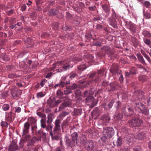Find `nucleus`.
I'll return each mask as SVG.
<instances>
[{
  "mask_svg": "<svg viewBox=\"0 0 151 151\" xmlns=\"http://www.w3.org/2000/svg\"><path fill=\"white\" fill-rule=\"evenodd\" d=\"M57 66H58V67L60 66V70L62 71L66 70L70 68V65L68 63L62 61L57 62L53 64V69L55 68Z\"/></svg>",
  "mask_w": 151,
  "mask_h": 151,
  "instance_id": "f257e3e1",
  "label": "nucleus"
},
{
  "mask_svg": "<svg viewBox=\"0 0 151 151\" xmlns=\"http://www.w3.org/2000/svg\"><path fill=\"white\" fill-rule=\"evenodd\" d=\"M62 102V101L60 99L56 100L55 97L53 98L50 97L47 100V103L50 107L52 108L58 106Z\"/></svg>",
  "mask_w": 151,
  "mask_h": 151,
  "instance_id": "f03ea898",
  "label": "nucleus"
},
{
  "mask_svg": "<svg viewBox=\"0 0 151 151\" xmlns=\"http://www.w3.org/2000/svg\"><path fill=\"white\" fill-rule=\"evenodd\" d=\"M114 130L111 127H107L104 129L103 135L109 138H111L114 135Z\"/></svg>",
  "mask_w": 151,
  "mask_h": 151,
  "instance_id": "7ed1b4c3",
  "label": "nucleus"
},
{
  "mask_svg": "<svg viewBox=\"0 0 151 151\" xmlns=\"http://www.w3.org/2000/svg\"><path fill=\"white\" fill-rule=\"evenodd\" d=\"M123 113L126 116H130L134 113L133 108L132 107H125L123 109Z\"/></svg>",
  "mask_w": 151,
  "mask_h": 151,
  "instance_id": "20e7f679",
  "label": "nucleus"
},
{
  "mask_svg": "<svg viewBox=\"0 0 151 151\" xmlns=\"http://www.w3.org/2000/svg\"><path fill=\"white\" fill-rule=\"evenodd\" d=\"M144 93L141 90H137L134 93V96L135 100H139L144 98Z\"/></svg>",
  "mask_w": 151,
  "mask_h": 151,
  "instance_id": "39448f33",
  "label": "nucleus"
},
{
  "mask_svg": "<svg viewBox=\"0 0 151 151\" xmlns=\"http://www.w3.org/2000/svg\"><path fill=\"white\" fill-rule=\"evenodd\" d=\"M101 114V113L99 108H96L92 112V118L95 119L98 117Z\"/></svg>",
  "mask_w": 151,
  "mask_h": 151,
  "instance_id": "423d86ee",
  "label": "nucleus"
},
{
  "mask_svg": "<svg viewBox=\"0 0 151 151\" xmlns=\"http://www.w3.org/2000/svg\"><path fill=\"white\" fill-rule=\"evenodd\" d=\"M110 71L113 75H114L116 74L118 75L121 71L119 70L117 66L115 65H113L110 69Z\"/></svg>",
  "mask_w": 151,
  "mask_h": 151,
  "instance_id": "0eeeda50",
  "label": "nucleus"
},
{
  "mask_svg": "<svg viewBox=\"0 0 151 151\" xmlns=\"http://www.w3.org/2000/svg\"><path fill=\"white\" fill-rule=\"evenodd\" d=\"M109 86L110 88L108 91H113L117 90L118 87V84L117 82H113L110 84Z\"/></svg>",
  "mask_w": 151,
  "mask_h": 151,
  "instance_id": "6e6552de",
  "label": "nucleus"
},
{
  "mask_svg": "<svg viewBox=\"0 0 151 151\" xmlns=\"http://www.w3.org/2000/svg\"><path fill=\"white\" fill-rule=\"evenodd\" d=\"M86 102L90 103H92L91 106L93 107L96 104L97 102L95 101L94 98L92 96H89L87 97L86 99Z\"/></svg>",
  "mask_w": 151,
  "mask_h": 151,
  "instance_id": "1a4fd4ad",
  "label": "nucleus"
},
{
  "mask_svg": "<svg viewBox=\"0 0 151 151\" xmlns=\"http://www.w3.org/2000/svg\"><path fill=\"white\" fill-rule=\"evenodd\" d=\"M94 146L93 142L92 140H90L86 143L85 148L88 150H91L94 148Z\"/></svg>",
  "mask_w": 151,
  "mask_h": 151,
  "instance_id": "9d476101",
  "label": "nucleus"
},
{
  "mask_svg": "<svg viewBox=\"0 0 151 151\" xmlns=\"http://www.w3.org/2000/svg\"><path fill=\"white\" fill-rule=\"evenodd\" d=\"M127 28L133 32H135L136 28L134 24L131 22H126Z\"/></svg>",
  "mask_w": 151,
  "mask_h": 151,
  "instance_id": "9b49d317",
  "label": "nucleus"
},
{
  "mask_svg": "<svg viewBox=\"0 0 151 151\" xmlns=\"http://www.w3.org/2000/svg\"><path fill=\"white\" fill-rule=\"evenodd\" d=\"M104 51L109 56H110L113 54V52L111 50L110 47L108 46H105L101 49Z\"/></svg>",
  "mask_w": 151,
  "mask_h": 151,
  "instance_id": "f8f14e48",
  "label": "nucleus"
},
{
  "mask_svg": "<svg viewBox=\"0 0 151 151\" xmlns=\"http://www.w3.org/2000/svg\"><path fill=\"white\" fill-rule=\"evenodd\" d=\"M114 102V100H112L108 104L106 103H104L103 105L104 109L106 110H109L111 108Z\"/></svg>",
  "mask_w": 151,
  "mask_h": 151,
  "instance_id": "ddd939ff",
  "label": "nucleus"
},
{
  "mask_svg": "<svg viewBox=\"0 0 151 151\" xmlns=\"http://www.w3.org/2000/svg\"><path fill=\"white\" fill-rule=\"evenodd\" d=\"M59 11L56 9L54 8L49 9L47 14L50 16H53L58 14Z\"/></svg>",
  "mask_w": 151,
  "mask_h": 151,
  "instance_id": "4468645a",
  "label": "nucleus"
},
{
  "mask_svg": "<svg viewBox=\"0 0 151 151\" xmlns=\"http://www.w3.org/2000/svg\"><path fill=\"white\" fill-rule=\"evenodd\" d=\"M104 70L103 69L99 70L98 71V76L96 77L94 81L96 82H97L101 81V78H100V76H103L104 73Z\"/></svg>",
  "mask_w": 151,
  "mask_h": 151,
  "instance_id": "2eb2a0df",
  "label": "nucleus"
},
{
  "mask_svg": "<svg viewBox=\"0 0 151 151\" xmlns=\"http://www.w3.org/2000/svg\"><path fill=\"white\" fill-rule=\"evenodd\" d=\"M70 105V102L69 101H65L63 102L59 107V110L64 109L66 107L69 106Z\"/></svg>",
  "mask_w": 151,
  "mask_h": 151,
  "instance_id": "dca6fc26",
  "label": "nucleus"
},
{
  "mask_svg": "<svg viewBox=\"0 0 151 151\" xmlns=\"http://www.w3.org/2000/svg\"><path fill=\"white\" fill-rule=\"evenodd\" d=\"M88 132L89 135H91L92 136H91V137L95 138L98 136V132L94 129H90L88 130Z\"/></svg>",
  "mask_w": 151,
  "mask_h": 151,
  "instance_id": "f3484780",
  "label": "nucleus"
},
{
  "mask_svg": "<svg viewBox=\"0 0 151 151\" xmlns=\"http://www.w3.org/2000/svg\"><path fill=\"white\" fill-rule=\"evenodd\" d=\"M108 21L109 22L110 24L114 28H116L117 27L116 22L115 18L113 17V19L109 18Z\"/></svg>",
  "mask_w": 151,
  "mask_h": 151,
  "instance_id": "a211bd4d",
  "label": "nucleus"
},
{
  "mask_svg": "<svg viewBox=\"0 0 151 151\" xmlns=\"http://www.w3.org/2000/svg\"><path fill=\"white\" fill-rule=\"evenodd\" d=\"M64 94L63 92L61 90L58 89L56 92V96L58 98L60 99H64L65 97L64 96Z\"/></svg>",
  "mask_w": 151,
  "mask_h": 151,
  "instance_id": "6ab92c4d",
  "label": "nucleus"
},
{
  "mask_svg": "<svg viewBox=\"0 0 151 151\" xmlns=\"http://www.w3.org/2000/svg\"><path fill=\"white\" fill-rule=\"evenodd\" d=\"M138 111L139 113H142L146 115H149V110L145 107V105L143 106L142 109H140V110H138Z\"/></svg>",
  "mask_w": 151,
  "mask_h": 151,
  "instance_id": "aec40b11",
  "label": "nucleus"
},
{
  "mask_svg": "<svg viewBox=\"0 0 151 151\" xmlns=\"http://www.w3.org/2000/svg\"><path fill=\"white\" fill-rule=\"evenodd\" d=\"M37 114L39 117L42 118L40 120L41 123H45L46 115L40 112H38Z\"/></svg>",
  "mask_w": 151,
  "mask_h": 151,
  "instance_id": "412c9836",
  "label": "nucleus"
},
{
  "mask_svg": "<svg viewBox=\"0 0 151 151\" xmlns=\"http://www.w3.org/2000/svg\"><path fill=\"white\" fill-rule=\"evenodd\" d=\"M102 7L103 10L107 15V16L109 15L110 12V7L107 5H103Z\"/></svg>",
  "mask_w": 151,
  "mask_h": 151,
  "instance_id": "4be33fe9",
  "label": "nucleus"
},
{
  "mask_svg": "<svg viewBox=\"0 0 151 151\" xmlns=\"http://www.w3.org/2000/svg\"><path fill=\"white\" fill-rule=\"evenodd\" d=\"M82 110L81 109H74L73 111L72 112L73 115H80L82 113Z\"/></svg>",
  "mask_w": 151,
  "mask_h": 151,
  "instance_id": "5701e85b",
  "label": "nucleus"
},
{
  "mask_svg": "<svg viewBox=\"0 0 151 151\" xmlns=\"http://www.w3.org/2000/svg\"><path fill=\"white\" fill-rule=\"evenodd\" d=\"M136 56L138 60L141 63L144 65L146 64L145 61L143 56L141 55L140 53H138L136 54Z\"/></svg>",
  "mask_w": 151,
  "mask_h": 151,
  "instance_id": "b1692460",
  "label": "nucleus"
},
{
  "mask_svg": "<svg viewBox=\"0 0 151 151\" xmlns=\"http://www.w3.org/2000/svg\"><path fill=\"white\" fill-rule=\"evenodd\" d=\"M101 120H102L104 122L106 123L109 122L110 118L108 114H104L101 116Z\"/></svg>",
  "mask_w": 151,
  "mask_h": 151,
  "instance_id": "393cba45",
  "label": "nucleus"
},
{
  "mask_svg": "<svg viewBox=\"0 0 151 151\" xmlns=\"http://www.w3.org/2000/svg\"><path fill=\"white\" fill-rule=\"evenodd\" d=\"M142 121L138 116L135 117L130 120L129 123H142ZM128 123H129L128 122Z\"/></svg>",
  "mask_w": 151,
  "mask_h": 151,
  "instance_id": "a878e982",
  "label": "nucleus"
},
{
  "mask_svg": "<svg viewBox=\"0 0 151 151\" xmlns=\"http://www.w3.org/2000/svg\"><path fill=\"white\" fill-rule=\"evenodd\" d=\"M138 79L139 81L142 82H145L147 81L148 78L146 76L141 75L139 76Z\"/></svg>",
  "mask_w": 151,
  "mask_h": 151,
  "instance_id": "bb28decb",
  "label": "nucleus"
},
{
  "mask_svg": "<svg viewBox=\"0 0 151 151\" xmlns=\"http://www.w3.org/2000/svg\"><path fill=\"white\" fill-rule=\"evenodd\" d=\"M88 67V66H87L86 64H83L78 65L77 66V68L79 71H81L86 69Z\"/></svg>",
  "mask_w": 151,
  "mask_h": 151,
  "instance_id": "cd10ccee",
  "label": "nucleus"
},
{
  "mask_svg": "<svg viewBox=\"0 0 151 151\" xmlns=\"http://www.w3.org/2000/svg\"><path fill=\"white\" fill-rule=\"evenodd\" d=\"M145 137V134L143 132H142L138 134L136 137V138L139 140H142Z\"/></svg>",
  "mask_w": 151,
  "mask_h": 151,
  "instance_id": "c85d7f7f",
  "label": "nucleus"
},
{
  "mask_svg": "<svg viewBox=\"0 0 151 151\" xmlns=\"http://www.w3.org/2000/svg\"><path fill=\"white\" fill-rule=\"evenodd\" d=\"M64 95H68L72 93V91L69 87L68 86H66V88L63 91Z\"/></svg>",
  "mask_w": 151,
  "mask_h": 151,
  "instance_id": "c756f323",
  "label": "nucleus"
},
{
  "mask_svg": "<svg viewBox=\"0 0 151 151\" xmlns=\"http://www.w3.org/2000/svg\"><path fill=\"white\" fill-rule=\"evenodd\" d=\"M144 105V104L141 103H136L135 105V109L138 111L140 110V109H142L143 107V106Z\"/></svg>",
  "mask_w": 151,
  "mask_h": 151,
  "instance_id": "7c9ffc66",
  "label": "nucleus"
},
{
  "mask_svg": "<svg viewBox=\"0 0 151 151\" xmlns=\"http://www.w3.org/2000/svg\"><path fill=\"white\" fill-rule=\"evenodd\" d=\"M14 9H11L9 10H5V12L6 14L9 16H10L13 14L14 13Z\"/></svg>",
  "mask_w": 151,
  "mask_h": 151,
  "instance_id": "2f4dec72",
  "label": "nucleus"
},
{
  "mask_svg": "<svg viewBox=\"0 0 151 151\" xmlns=\"http://www.w3.org/2000/svg\"><path fill=\"white\" fill-rule=\"evenodd\" d=\"M141 52L144 57L147 59L149 63H150L151 61V60L150 57L147 55L144 50H141Z\"/></svg>",
  "mask_w": 151,
  "mask_h": 151,
  "instance_id": "473e14b6",
  "label": "nucleus"
},
{
  "mask_svg": "<svg viewBox=\"0 0 151 151\" xmlns=\"http://www.w3.org/2000/svg\"><path fill=\"white\" fill-rule=\"evenodd\" d=\"M130 73L132 75H135L137 73V69L134 67L131 68L130 70Z\"/></svg>",
  "mask_w": 151,
  "mask_h": 151,
  "instance_id": "72a5a7b5",
  "label": "nucleus"
},
{
  "mask_svg": "<svg viewBox=\"0 0 151 151\" xmlns=\"http://www.w3.org/2000/svg\"><path fill=\"white\" fill-rule=\"evenodd\" d=\"M142 34L145 37H151V33L147 31H143Z\"/></svg>",
  "mask_w": 151,
  "mask_h": 151,
  "instance_id": "f704fd0d",
  "label": "nucleus"
},
{
  "mask_svg": "<svg viewBox=\"0 0 151 151\" xmlns=\"http://www.w3.org/2000/svg\"><path fill=\"white\" fill-rule=\"evenodd\" d=\"M144 43L150 47L151 46V41L150 39L145 38L143 39Z\"/></svg>",
  "mask_w": 151,
  "mask_h": 151,
  "instance_id": "c9c22d12",
  "label": "nucleus"
},
{
  "mask_svg": "<svg viewBox=\"0 0 151 151\" xmlns=\"http://www.w3.org/2000/svg\"><path fill=\"white\" fill-rule=\"evenodd\" d=\"M45 95V92H41L37 93L36 94V97L37 98H40L43 97Z\"/></svg>",
  "mask_w": 151,
  "mask_h": 151,
  "instance_id": "e433bc0d",
  "label": "nucleus"
},
{
  "mask_svg": "<svg viewBox=\"0 0 151 151\" xmlns=\"http://www.w3.org/2000/svg\"><path fill=\"white\" fill-rule=\"evenodd\" d=\"M60 87L61 88L64 87L65 85H68L70 84V82H66L62 81H60L59 83Z\"/></svg>",
  "mask_w": 151,
  "mask_h": 151,
  "instance_id": "4c0bfd02",
  "label": "nucleus"
},
{
  "mask_svg": "<svg viewBox=\"0 0 151 151\" xmlns=\"http://www.w3.org/2000/svg\"><path fill=\"white\" fill-rule=\"evenodd\" d=\"M52 116L53 114L52 113H50L48 115V119L47 123H52Z\"/></svg>",
  "mask_w": 151,
  "mask_h": 151,
  "instance_id": "58836bf2",
  "label": "nucleus"
},
{
  "mask_svg": "<svg viewBox=\"0 0 151 151\" xmlns=\"http://www.w3.org/2000/svg\"><path fill=\"white\" fill-rule=\"evenodd\" d=\"M28 122L26 123H36L37 122L36 119L32 117L28 118Z\"/></svg>",
  "mask_w": 151,
  "mask_h": 151,
  "instance_id": "ea45409f",
  "label": "nucleus"
},
{
  "mask_svg": "<svg viewBox=\"0 0 151 151\" xmlns=\"http://www.w3.org/2000/svg\"><path fill=\"white\" fill-rule=\"evenodd\" d=\"M9 105L7 104H4L2 107V109L5 111H8L9 109Z\"/></svg>",
  "mask_w": 151,
  "mask_h": 151,
  "instance_id": "a19ab883",
  "label": "nucleus"
},
{
  "mask_svg": "<svg viewBox=\"0 0 151 151\" xmlns=\"http://www.w3.org/2000/svg\"><path fill=\"white\" fill-rule=\"evenodd\" d=\"M20 92L17 91H15L13 92H11V94L14 98L17 97L19 96Z\"/></svg>",
  "mask_w": 151,
  "mask_h": 151,
  "instance_id": "79ce46f5",
  "label": "nucleus"
},
{
  "mask_svg": "<svg viewBox=\"0 0 151 151\" xmlns=\"http://www.w3.org/2000/svg\"><path fill=\"white\" fill-rule=\"evenodd\" d=\"M116 145L117 146H121L122 144V139L120 137L118 138L117 141L116 142Z\"/></svg>",
  "mask_w": 151,
  "mask_h": 151,
  "instance_id": "37998d69",
  "label": "nucleus"
},
{
  "mask_svg": "<svg viewBox=\"0 0 151 151\" xmlns=\"http://www.w3.org/2000/svg\"><path fill=\"white\" fill-rule=\"evenodd\" d=\"M72 91L76 89L78 87V85L75 83H74L71 85L68 86Z\"/></svg>",
  "mask_w": 151,
  "mask_h": 151,
  "instance_id": "c03bdc74",
  "label": "nucleus"
},
{
  "mask_svg": "<svg viewBox=\"0 0 151 151\" xmlns=\"http://www.w3.org/2000/svg\"><path fill=\"white\" fill-rule=\"evenodd\" d=\"M13 117H14L13 115L8 113L6 116V119L7 121L8 122H12Z\"/></svg>",
  "mask_w": 151,
  "mask_h": 151,
  "instance_id": "a18cd8bd",
  "label": "nucleus"
},
{
  "mask_svg": "<svg viewBox=\"0 0 151 151\" xmlns=\"http://www.w3.org/2000/svg\"><path fill=\"white\" fill-rule=\"evenodd\" d=\"M2 58L3 60L5 61H8L9 60V56L5 54H3Z\"/></svg>",
  "mask_w": 151,
  "mask_h": 151,
  "instance_id": "49530a36",
  "label": "nucleus"
},
{
  "mask_svg": "<svg viewBox=\"0 0 151 151\" xmlns=\"http://www.w3.org/2000/svg\"><path fill=\"white\" fill-rule=\"evenodd\" d=\"M93 45L98 47H101V42L99 41L93 42Z\"/></svg>",
  "mask_w": 151,
  "mask_h": 151,
  "instance_id": "de8ad7c7",
  "label": "nucleus"
},
{
  "mask_svg": "<svg viewBox=\"0 0 151 151\" xmlns=\"http://www.w3.org/2000/svg\"><path fill=\"white\" fill-rule=\"evenodd\" d=\"M121 71L118 74L117 76H119V80L120 82H122L124 80V78L122 74L121 73Z\"/></svg>",
  "mask_w": 151,
  "mask_h": 151,
  "instance_id": "09e8293b",
  "label": "nucleus"
},
{
  "mask_svg": "<svg viewBox=\"0 0 151 151\" xmlns=\"http://www.w3.org/2000/svg\"><path fill=\"white\" fill-rule=\"evenodd\" d=\"M7 37V35L6 33L2 32H0V37L5 38Z\"/></svg>",
  "mask_w": 151,
  "mask_h": 151,
  "instance_id": "8fccbe9b",
  "label": "nucleus"
},
{
  "mask_svg": "<svg viewBox=\"0 0 151 151\" xmlns=\"http://www.w3.org/2000/svg\"><path fill=\"white\" fill-rule=\"evenodd\" d=\"M82 60V58L80 57H75L73 58L72 60L75 61H80Z\"/></svg>",
  "mask_w": 151,
  "mask_h": 151,
  "instance_id": "3c124183",
  "label": "nucleus"
},
{
  "mask_svg": "<svg viewBox=\"0 0 151 151\" xmlns=\"http://www.w3.org/2000/svg\"><path fill=\"white\" fill-rule=\"evenodd\" d=\"M144 15L146 19H149L151 18L150 14L148 12H146L144 14Z\"/></svg>",
  "mask_w": 151,
  "mask_h": 151,
  "instance_id": "603ef678",
  "label": "nucleus"
},
{
  "mask_svg": "<svg viewBox=\"0 0 151 151\" xmlns=\"http://www.w3.org/2000/svg\"><path fill=\"white\" fill-rule=\"evenodd\" d=\"M47 81V80L45 79H42L40 83V85L41 86L43 87L45 84L46 83Z\"/></svg>",
  "mask_w": 151,
  "mask_h": 151,
  "instance_id": "864d4df0",
  "label": "nucleus"
},
{
  "mask_svg": "<svg viewBox=\"0 0 151 151\" xmlns=\"http://www.w3.org/2000/svg\"><path fill=\"white\" fill-rule=\"evenodd\" d=\"M108 139H109L107 137L105 136V135H103V136L101 138V140L104 142H106Z\"/></svg>",
  "mask_w": 151,
  "mask_h": 151,
  "instance_id": "5fc2aeb1",
  "label": "nucleus"
},
{
  "mask_svg": "<svg viewBox=\"0 0 151 151\" xmlns=\"http://www.w3.org/2000/svg\"><path fill=\"white\" fill-rule=\"evenodd\" d=\"M71 111L70 109L68 110V111H64L63 112L61 115L62 116H65L66 115H68Z\"/></svg>",
  "mask_w": 151,
  "mask_h": 151,
  "instance_id": "6e6d98bb",
  "label": "nucleus"
},
{
  "mask_svg": "<svg viewBox=\"0 0 151 151\" xmlns=\"http://www.w3.org/2000/svg\"><path fill=\"white\" fill-rule=\"evenodd\" d=\"M78 4L79 7L81 9H83L85 8V5L82 2H79Z\"/></svg>",
  "mask_w": 151,
  "mask_h": 151,
  "instance_id": "4d7b16f0",
  "label": "nucleus"
},
{
  "mask_svg": "<svg viewBox=\"0 0 151 151\" xmlns=\"http://www.w3.org/2000/svg\"><path fill=\"white\" fill-rule=\"evenodd\" d=\"M85 36L86 38L88 40L91 39L92 37L91 34L90 33H86Z\"/></svg>",
  "mask_w": 151,
  "mask_h": 151,
  "instance_id": "13d9d810",
  "label": "nucleus"
},
{
  "mask_svg": "<svg viewBox=\"0 0 151 151\" xmlns=\"http://www.w3.org/2000/svg\"><path fill=\"white\" fill-rule=\"evenodd\" d=\"M55 127L54 131L58 130L60 128V123H55Z\"/></svg>",
  "mask_w": 151,
  "mask_h": 151,
  "instance_id": "bf43d9fd",
  "label": "nucleus"
},
{
  "mask_svg": "<svg viewBox=\"0 0 151 151\" xmlns=\"http://www.w3.org/2000/svg\"><path fill=\"white\" fill-rule=\"evenodd\" d=\"M16 20V18L14 17H10V20H9V22L11 24H12Z\"/></svg>",
  "mask_w": 151,
  "mask_h": 151,
  "instance_id": "052dcab7",
  "label": "nucleus"
},
{
  "mask_svg": "<svg viewBox=\"0 0 151 151\" xmlns=\"http://www.w3.org/2000/svg\"><path fill=\"white\" fill-rule=\"evenodd\" d=\"M77 76L76 74L75 73H73L70 74L69 78L71 79H72L73 78Z\"/></svg>",
  "mask_w": 151,
  "mask_h": 151,
  "instance_id": "680f3d73",
  "label": "nucleus"
},
{
  "mask_svg": "<svg viewBox=\"0 0 151 151\" xmlns=\"http://www.w3.org/2000/svg\"><path fill=\"white\" fill-rule=\"evenodd\" d=\"M7 94L6 93H1L0 95V96L2 98L4 99L7 96Z\"/></svg>",
  "mask_w": 151,
  "mask_h": 151,
  "instance_id": "e2e57ef3",
  "label": "nucleus"
},
{
  "mask_svg": "<svg viewBox=\"0 0 151 151\" xmlns=\"http://www.w3.org/2000/svg\"><path fill=\"white\" fill-rule=\"evenodd\" d=\"M15 113H19L21 111V108L19 107H15Z\"/></svg>",
  "mask_w": 151,
  "mask_h": 151,
  "instance_id": "0e129e2a",
  "label": "nucleus"
},
{
  "mask_svg": "<svg viewBox=\"0 0 151 151\" xmlns=\"http://www.w3.org/2000/svg\"><path fill=\"white\" fill-rule=\"evenodd\" d=\"M96 6H94L92 7L89 6L88 7V9L90 11H93L96 10Z\"/></svg>",
  "mask_w": 151,
  "mask_h": 151,
  "instance_id": "69168bd1",
  "label": "nucleus"
},
{
  "mask_svg": "<svg viewBox=\"0 0 151 151\" xmlns=\"http://www.w3.org/2000/svg\"><path fill=\"white\" fill-rule=\"evenodd\" d=\"M34 9L37 11H41L42 10V9L40 6H37L34 7Z\"/></svg>",
  "mask_w": 151,
  "mask_h": 151,
  "instance_id": "338daca9",
  "label": "nucleus"
},
{
  "mask_svg": "<svg viewBox=\"0 0 151 151\" xmlns=\"http://www.w3.org/2000/svg\"><path fill=\"white\" fill-rule=\"evenodd\" d=\"M96 56L97 58L100 59L102 57L103 55L101 52H99L96 53Z\"/></svg>",
  "mask_w": 151,
  "mask_h": 151,
  "instance_id": "774afa93",
  "label": "nucleus"
}]
</instances>
